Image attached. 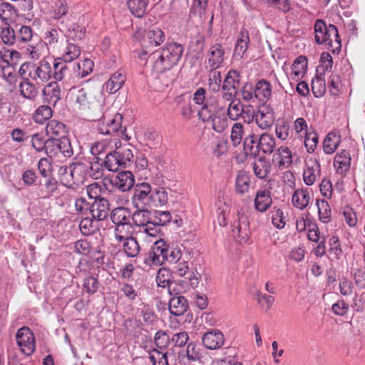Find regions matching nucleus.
I'll list each match as a JSON object with an SVG mask.
<instances>
[{"instance_id": "e433bc0d", "label": "nucleus", "mask_w": 365, "mask_h": 365, "mask_svg": "<svg viewBox=\"0 0 365 365\" xmlns=\"http://www.w3.org/2000/svg\"><path fill=\"white\" fill-rule=\"evenodd\" d=\"M252 168L258 178L264 179L270 173L271 164L264 158H259L253 163Z\"/></svg>"}, {"instance_id": "2f4dec72", "label": "nucleus", "mask_w": 365, "mask_h": 365, "mask_svg": "<svg viewBox=\"0 0 365 365\" xmlns=\"http://www.w3.org/2000/svg\"><path fill=\"white\" fill-rule=\"evenodd\" d=\"M18 11L10 4H0V19L6 26L16 21L18 17Z\"/></svg>"}, {"instance_id": "7ed1b4c3", "label": "nucleus", "mask_w": 365, "mask_h": 365, "mask_svg": "<svg viewBox=\"0 0 365 365\" xmlns=\"http://www.w3.org/2000/svg\"><path fill=\"white\" fill-rule=\"evenodd\" d=\"M88 167L82 163L71 164L69 167L61 166L59 169V175L61 180L65 182L68 187L73 184L79 185L86 180Z\"/></svg>"}, {"instance_id": "4d7b16f0", "label": "nucleus", "mask_w": 365, "mask_h": 365, "mask_svg": "<svg viewBox=\"0 0 365 365\" xmlns=\"http://www.w3.org/2000/svg\"><path fill=\"white\" fill-rule=\"evenodd\" d=\"M52 116V110L48 106H41L35 111L33 120L35 123L43 124Z\"/></svg>"}, {"instance_id": "72a5a7b5", "label": "nucleus", "mask_w": 365, "mask_h": 365, "mask_svg": "<svg viewBox=\"0 0 365 365\" xmlns=\"http://www.w3.org/2000/svg\"><path fill=\"white\" fill-rule=\"evenodd\" d=\"M249 43V32L247 29H242L240 33V36L235 45L234 55L237 57H240V58H243L247 50Z\"/></svg>"}, {"instance_id": "6ab92c4d", "label": "nucleus", "mask_w": 365, "mask_h": 365, "mask_svg": "<svg viewBox=\"0 0 365 365\" xmlns=\"http://www.w3.org/2000/svg\"><path fill=\"white\" fill-rule=\"evenodd\" d=\"M321 175V168L319 161L314 158H310L306 161V168L304 170V181L307 185H312Z\"/></svg>"}, {"instance_id": "4c0bfd02", "label": "nucleus", "mask_w": 365, "mask_h": 365, "mask_svg": "<svg viewBox=\"0 0 365 365\" xmlns=\"http://www.w3.org/2000/svg\"><path fill=\"white\" fill-rule=\"evenodd\" d=\"M258 138L254 133L249 134L243 141L244 151L246 155L256 156L259 153Z\"/></svg>"}, {"instance_id": "49530a36", "label": "nucleus", "mask_w": 365, "mask_h": 365, "mask_svg": "<svg viewBox=\"0 0 365 365\" xmlns=\"http://www.w3.org/2000/svg\"><path fill=\"white\" fill-rule=\"evenodd\" d=\"M246 125L241 123H235L231 129L230 140L233 146L239 145L245 135Z\"/></svg>"}, {"instance_id": "a18cd8bd", "label": "nucleus", "mask_w": 365, "mask_h": 365, "mask_svg": "<svg viewBox=\"0 0 365 365\" xmlns=\"http://www.w3.org/2000/svg\"><path fill=\"white\" fill-rule=\"evenodd\" d=\"M149 0H128V7L133 15L136 17H142L147 9Z\"/></svg>"}, {"instance_id": "c756f323", "label": "nucleus", "mask_w": 365, "mask_h": 365, "mask_svg": "<svg viewBox=\"0 0 365 365\" xmlns=\"http://www.w3.org/2000/svg\"><path fill=\"white\" fill-rule=\"evenodd\" d=\"M272 87L270 83L264 79L257 81L254 88L255 97L260 101L266 102L272 96Z\"/></svg>"}, {"instance_id": "6e6d98bb", "label": "nucleus", "mask_w": 365, "mask_h": 365, "mask_svg": "<svg viewBox=\"0 0 365 365\" xmlns=\"http://www.w3.org/2000/svg\"><path fill=\"white\" fill-rule=\"evenodd\" d=\"M319 220L324 223H327L331 220V210L327 201L324 200H317Z\"/></svg>"}, {"instance_id": "f704fd0d", "label": "nucleus", "mask_w": 365, "mask_h": 365, "mask_svg": "<svg viewBox=\"0 0 365 365\" xmlns=\"http://www.w3.org/2000/svg\"><path fill=\"white\" fill-rule=\"evenodd\" d=\"M114 237L117 242L132 237L134 232V227L131 222L121 223L115 225Z\"/></svg>"}, {"instance_id": "37998d69", "label": "nucleus", "mask_w": 365, "mask_h": 365, "mask_svg": "<svg viewBox=\"0 0 365 365\" xmlns=\"http://www.w3.org/2000/svg\"><path fill=\"white\" fill-rule=\"evenodd\" d=\"M81 55V49L79 46L73 43L67 41L66 46L63 49L61 57L58 58L65 62H71L76 59Z\"/></svg>"}, {"instance_id": "a19ab883", "label": "nucleus", "mask_w": 365, "mask_h": 365, "mask_svg": "<svg viewBox=\"0 0 365 365\" xmlns=\"http://www.w3.org/2000/svg\"><path fill=\"white\" fill-rule=\"evenodd\" d=\"M258 145L259 151L262 150L264 154H271L276 146L275 139L270 134L264 133L258 139Z\"/></svg>"}, {"instance_id": "b1692460", "label": "nucleus", "mask_w": 365, "mask_h": 365, "mask_svg": "<svg viewBox=\"0 0 365 365\" xmlns=\"http://www.w3.org/2000/svg\"><path fill=\"white\" fill-rule=\"evenodd\" d=\"M272 162L279 168H287L292 162V152L288 147L281 146L273 154Z\"/></svg>"}, {"instance_id": "f3484780", "label": "nucleus", "mask_w": 365, "mask_h": 365, "mask_svg": "<svg viewBox=\"0 0 365 365\" xmlns=\"http://www.w3.org/2000/svg\"><path fill=\"white\" fill-rule=\"evenodd\" d=\"M73 101L81 110L91 109L96 103L95 97L91 91L81 88L72 92Z\"/></svg>"}, {"instance_id": "a211bd4d", "label": "nucleus", "mask_w": 365, "mask_h": 365, "mask_svg": "<svg viewBox=\"0 0 365 365\" xmlns=\"http://www.w3.org/2000/svg\"><path fill=\"white\" fill-rule=\"evenodd\" d=\"M256 124L262 130L269 129L275 120L274 111L268 106H262L254 115Z\"/></svg>"}, {"instance_id": "5fc2aeb1", "label": "nucleus", "mask_w": 365, "mask_h": 365, "mask_svg": "<svg viewBox=\"0 0 365 365\" xmlns=\"http://www.w3.org/2000/svg\"><path fill=\"white\" fill-rule=\"evenodd\" d=\"M272 222L277 229H283L287 224V217L282 208L274 207L271 211Z\"/></svg>"}, {"instance_id": "052dcab7", "label": "nucleus", "mask_w": 365, "mask_h": 365, "mask_svg": "<svg viewBox=\"0 0 365 365\" xmlns=\"http://www.w3.org/2000/svg\"><path fill=\"white\" fill-rule=\"evenodd\" d=\"M82 287L87 294H95L99 288L98 278L91 275L86 276L83 280Z\"/></svg>"}, {"instance_id": "603ef678", "label": "nucleus", "mask_w": 365, "mask_h": 365, "mask_svg": "<svg viewBox=\"0 0 365 365\" xmlns=\"http://www.w3.org/2000/svg\"><path fill=\"white\" fill-rule=\"evenodd\" d=\"M57 188V181L53 178H49L39 187L38 195L41 198H48L54 195Z\"/></svg>"}, {"instance_id": "2eb2a0df", "label": "nucleus", "mask_w": 365, "mask_h": 365, "mask_svg": "<svg viewBox=\"0 0 365 365\" xmlns=\"http://www.w3.org/2000/svg\"><path fill=\"white\" fill-rule=\"evenodd\" d=\"M223 333L217 329L206 331L202 336V341L207 349L215 350L221 348L225 344Z\"/></svg>"}, {"instance_id": "09e8293b", "label": "nucleus", "mask_w": 365, "mask_h": 365, "mask_svg": "<svg viewBox=\"0 0 365 365\" xmlns=\"http://www.w3.org/2000/svg\"><path fill=\"white\" fill-rule=\"evenodd\" d=\"M123 251L128 257H136L140 252V246L138 241L133 237L120 242Z\"/></svg>"}, {"instance_id": "473e14b6", "label": "nucleus", "mask_w": 365, "mask_h": 365, "mask_svg": "<svg viewBox=\"0 0 365 365\" xmlns=\"http://www.w3.org/2000/svg\"><path fill=\"white\" fill-rule=\"evenodd\" d=\"M46 133L51 138L66 137V127L63 123L57 120H51L46 125Z\"/></svg>"}, {"instance_id": "39448f33", "label": "nucleus", "mask_w": 365, "mask_h": 365, "mask_svg": "<svg viewBox=\"0 0 365 365\" xmlns=\"http://www.w3.org/2000/svg\"><path fill=\"white\" fill-rule=\"evenodd\" d=\"M71 141L67 137L48 138L47 155L58 161H63L73 155Z\"/></svg>"}, {"instance_id": "4468645a", "label": "nucleus", "mask_w": 365, "mask_h": 365, "mask_svg": "<svg viewBox=\"0 0 365 365\" xmlns=\"http://www.w3.org/2000/svg\"><path fill=\"white\" fill-rule=\"evenodd\" d=\"M225 60V49L220 43L212 45L207 53L206 59V68L217 69Z\"/></svg>"}, {"instance_id": "864d4df0", "label": "nucleus", "mask_w": 365, "mask_h": 365, "mask_svg": "<svg viewBox=\"0 0 365 365\" xmlns=\"http://www.w3.org/2000/svg\"><path fill=\"white\" fill-rule=\"evenodd\" d=\"M29 80L26 78L19 85V90L21 95L28 99H34L38 95V90L36 86Z\"/></svg>"}, {"instance_id": "aec40b11", "label": "nucleus", "mask_w": 365, "mask_h": 365, "mask_svg": "<svg viewBox=\"0 0 365 365\" xmlns=\"http://www.w3.org/2000/svg\"><path fill=\"white\" fill-rule=\"evenodd\" d=\"M111 184L121 192H127L134 187L135 177L130 171H122L110 180Z\"/></svg>"}, {"instance_id": "6e6552de", "label": "nucleus", "mask_w": 365, "mask_h": 365, "mask_svg": "<svg viewBox=\"0 0 365 365\" xmlns=\"http://www.w3.org/2000/svg\"><path fill=\"white\" fill-rule=\"evenodd\" d=\"M133 158V155L129 148H123L120 151L113 150L106 154L104 165L109 171L115 172L120 166L125 165Z\"/></svg>"}, {"instance_id": "774afa93", "label": "nucleus", "mask_w": 365, "mask_h": 365, "mask_svg": "<svg viewBox=\"0 0 365 365\" xmlns=\"http://www.w3.org/2000/svg\"><path fill=\"white\" fill-rule=\"evenodd\" d=\"M154 341L156 346L163 351L168 346L170 337L164 331L160 330L155 334Z\"/></svg>"}, {"instance_id": "7c9ffc66", "label": "nucleus", "mask_w": 365, "mask_h": 365, "mask_svg": "<svg viewBox=\"0 0 365 365\" xmlns=\"http://www.w3.org/2000/svg\"><path fill=\"white\" fill-rule=\"evenodd\" d=\"M188 304L185 297L174 296L169 301V311L174 316H181L187 309Z\"/></svg>"}, {"instance_id": "f03ea898", "label": "nucleus", "mask_w": 365, "mask_h": 365, "mask_svg": "<svg viewBox=\"0 0 365 365\" xmlns=\"http://www.w3.org/2000/svg\"><path fill=\"white\" fill-rule=\"evenodd\" d=\"M315 41L317 44L324 45L332 51L340 50L341 39L334 25L327 26L325 22L317 19L314 24Z\"/></svg>"}, {"instance_id": "c03bdc74", "label": "nucleus", "mask_w": 365, "mask_h": 365, "mask_svg": "<svg viewBox=\"0 0 365 365\" xmlns=\"http://www.w3.org/2000/svg\"><path fill=\"white\" fill-rule=\"evenodd\" d=\"M66 63L58 58L52 60V76L56 81H62L67 75L68 68Z\"/></svg>"}, {"instance_id": "58836bf2", "label": "nucleus", "mask_w": 365, "mask_h": 365, "mask_svg": "<svg viewBox=\"0 0 365 365\" xmlns=\"http://www.w3.org/2000/svg\"><path fill=\"white\" fill-rule=\"evenodd\" d=\"M163 258L165 262L173 264L178 262L182 257V252L179 247H171L164 241Z\"/></svg>"}, {"instance_id": "e2e57ef3", "label": "nucleus", "mask_w": 365, "mask_h": 365, "mask_svg": "<svg viewBox=\"0 0 365 365\" xmlns=\"http://www.w3.org/2000/svg\"><path fill=\"white\" fill-rule=\"evenodd\" d=\"M210 121L212 122L213 130L217 133L224 131L227 127V120L223 115H221V113L215 115L210 118Z\"/></svg>"}, {"instance_id": "9d476101", "label": "nucleus", "mask_w": 365, "mask_h": 365, "mask_svg": "<svg viewBox=\"0 0 365 365\" xmlns=\"http://www.w3.org/2000/svg\"><path fill=\"white\" fill-rule=\"evenodd\" d=\"M123 115L120 113H115L111 117L103 115L96 125L98 132L103 135H113L122 128Z\"/></svg>"}, {"instance_id": "1a4fd4ad", "label": "nucleus", "mask_w": 365, "mask_h": 365, "mask_svg": "<svg viewBox=\"0 0 365 365\" xmlns=\"http://www.w3.org/2000/svg\"><path fill=\"white\" fill-rule=\"evenodd\" d=\"M132 204L136 209L150 207L152 187L148 182L138 183L134 186Z\"/></svg>"}, {"instance_id": "412c9836", "label": "nucleus", "mask_w": 365, "mask_h": 365, "mask_svg": "<svg viewBox=\"0 0 365 365\" xmlns=\"http://www.w3.org/2000/svg\"><path fill=\"white\" fill-rule=\"evenodd\" d=\"M164 240H159L154 242L145 262L149 266H160L164 263Z\"/></svg>"}, {"instance_id": "338daca9", "label": "nucleus", "mask_w": 365, "mask_h": 365, "mask_svg": "<svg viewBox=\"0 0 365 365\" xmlns=\"http://www.w3.org/2000/svg\"><path fill=\"white\" fill-rule=\"evenodd\" d=\"M172 218L169 211H156L152 223L157 227L167 225Z\"/></svg>"}, {"instance_id": "13d9d810", "label": "nucleus", "mask_w": 365, "mask_h": 365, "mask_svg": "<svg viewBox=\"0 0 365 365\" xmlns=\"http://www.w3.org/2000/svg\"><path fill=\"white\" fill-rule=\"evenodd\" d=\"M0 38L2 43L7 46H13L17 41L16 31L9 25L1 29Z\"/></svg>"}, {"instance_id": "79ce46f5", "label": "nucleus", "mask_w": 365, "mask_h": 365, "mask_svg": "<svg viewBox=\"0 0 365 365\" xmlns=\"http://www.w3.org/2000/svg\"><path fill=\"white\" fill-rule=\"evenodd\" d=\"M145 41H148L151 46H159L165 41L164 33L158 27L150 28L145 34Z\"/></svg>"}, {"instance_id": "4be33fe9", "label": "nucleus", "mask_w": 365, "mask_h": 365, "mask_svg": "<svg viewBox=\"0 0 365 365\" xmlns=\"http://www.w3.org/2000/svg\"><path fill=\"white\" fill-rule=\"evenodd\" d=\"M110 210L109 202L104 197L96 200L90 207L92 217L98 221L105 220Z\"/></svg>"}, {"instance_id": "5701e85b", "label": "nucleus", "mask_w": 365, "mask_h": 365, "mask_svg": "<svg viewBox=\"0 0 365 365\" xmlns=\"http://www.w3.org/2000/svg\"><path fill=\"white\" fill-rule=\"evenodd\" d=\"M43 101L55 106L61 98V90L56 82L48 83L42 90Z\"/></svg>"}, {"instance_id": "393cba45", "label": "nucleus", "mask_w": 365, "mask_h": 365, "mask_svg": "<svg viewBox=\"0 0 365 365\" xmlns=\"http://www.w3.org/2000/svg\"><path fill=\"white\" fill-rule=\"evenodd\" d=\"M125 81L126 76L125 73L120 71H116L103 85V89L110 94L115 93L122 88Z\"/></svg>"}, {"instance_id": "c9c22d12", "label": "nucleus", "mask_w": 365, "mask_h": 365, "mask_svg": "<svg viewBox=\"0 0 365 365\" xmlns=\"http://www.w3.org/2000/svg\"><path fill=\"white\" fill-rule=\"evenodd\" d=\"M307 68V59L304 56H299L293 62L292 65L291 76L295 80L301 79L304 77Z\"/></svg>"}, {"instance_id": "a878e982", "label": "nucleus", "mask_w": 365, "mask_h": 365, "mask_svg": "<svg viewBox=\"0 0 365 365\" xmlns=\"http://www.w3.org/2000/svg\"><path fill=\"white\" fill-rule=\"evenodd\" d=\"M271 192L266 190H259L255 195V209L260 212H265L272 205Z\"/></svg>"}, {"instance_id": "680f3d73", "label": "nucleus", "mask_w": 365, "mask_h": 365, "mask_svg": "<svg viewBox=\"0 0 365 365\" xmlns=\"http://www.w3.org/2000/svg\"><path fill=\"white\" fill-rule=\"evenodd\" d=\"M222 82V76L220 71L216 69H210L208 86L209 88L216 93L219 91Z\"/></svg>"}, {"instance_id": "c85d7f7f", "label": "nucleus", "mask_w": 365, "mask_h": 365, "mask_svg": "<svg viewBox=\"0 0 365 365\" xmlns=\"http://www.w3.org/2000/svg\"><path fill=\"white\" fill-rule=\"evenodd\" d=\"M229 107L227 108V115L232 120L239 119L240 117L245 118L244 114L250 112L252 107L245 106L239 101L233 100L230 101Z\"/></svg>"}, {"instance_id": "0eeeda50", "label": "nucleus", "mask_w": 365, "mask_h": 365, "mask_svg": "<svg viewBox=\"0 0 365 365\" xmlns=\"http://www.w3.org/2000/svg\"><path fill=\"white\" fill-rule=\"evenodd\" d=\"M156 283L163 288L168 287L170 294L178 295L189 290L187 281L181 280L178 283H170L169 271L165 268H160L156 275Z\"/></svg>"}, {"instance_id": "bf43d9fd", "label": "nucleus", "mask_w": 365, "mask_h": 365, "mask_svg": "<svg viewBox=\"0 0 365 365\" xmlns=\"http://www.w3.org/2000/svg\"><path fill=\"white\" fill-rule=\"evenodd\" d=\"M93 63L90 59H84L81 62H78L74 67L76 75L78 78H84L92 72Z\"/></svg>"}, {"instance_id": "f257e3e1", "label": "nucleus", "mask_w": 365, "mask_h": 365, "mask_svg": "<svg viewBox=\"0 0 365 365\" xmlns=\"http://www.w3.org/2000/svg\"><path fill=\"white\" fill-rule=\"evenodd\" d=\"M183 52L181 44L173 43L168 44L160 51L153 52L154 68L158 73L170 70L180 61Z\"/></svg>"}, {"instance_id": "cd10ccee", "label": "nucleus", "mask_w": 365, "mask_h": 365, "mask_svg": "<svg viewBox=\"0 0 365 365\" xmlns=\"http://www.w3.org/2000/svg\"><path fill=\"white\" fill-rule=\"evenodd\" d=\"M351 157L347 150H343L338 153L334 160V165L337 173L345 174L350 168Z\"/></svg>"}, {"instance_id": "8fccbe9b", "label": "nucleus", "mask_w": 365, "mask_h": 365, "mask_svg": "<svg viewBox=\"0 0 365 365\" xmlns=\"http://www.w3.org/2000/svg\"><path fill=\"white\" fill-rule=\"evenodd\" d=\"M250 186V175L244 172L239 173L235 179V191L241 195L245 194L248 192Z\"/></svg>"}, {"instance_id": "bb28decb", "label": "nucleus", "mask_w": 365, "mask_h": 365, "mask_svg": "<svg viewBox=\"0 0 365 365\" xmlns=\"http://www.w3.org/2000/svg\"><path fill=\"white\" fill-rule=\"evenodd\" d=\"M311 200L310 192L307 188L296 190L292 197L293 206L301 210L305 209Z\"/></svg>"}, {"instance_id": "9b49d317", "label": "nucleus", "mask_w": 365, "mask_h": 365, "mask_svg": "<svg viewBox=\"0 0 365 365\" xmlns=\"http://www.w3.org/2000/svg\"><path fill=\"white\" fill-rule=\"evenodd\" d=\"M17 344L21 351L26 355H31L36 349V341L34 333L27 327L19 329L16 334Z\"/></svg>"}, {"instance_id": "f8f14e48", "label": "nucleus", "mask_w": 365, "mask_h": 365, "mask_svg": "<svg viewBox=\"0 0 365 365\" xmlns=\"http://www.w3.org/2000/svg\"><path fill=\"white\" fill-rule=\"evenodd\" d=\"M240 74L236 70H230L222 86V97L225 101L233 100L237 93Z\"/></svg>"}, {"instance_id": "ea45409f", "label": "nucleus", "mask_w": 365, "mask_h": 365, "mask_svg": "<svg viewBox=\"0 0 365 365\" xmlns=\"http://www.w3.org/2000/svg\"><path fill=\"white\" fill-rule=\"evenodd\" d=\"M130 211L123 207H118L112 210L110 219L114 225L130 222Z\"/></svg>"}, {"instance_id": "ddd939ff", "label": "nucleus", "mask_w": 365, "mask_h": 365, "mask_svg": "<svg viewBox=\"0 0 365 365\" xmlns=\"http://www.w3.org/2000/svg\"><path fill=\"white\" fill-rule=\"evenodd\" d=\"M223 106H221L215 96H209L205 103L197 111V115L203 122H209L215 115L222 113Z\"/></svg>"}, {"instance_id": "3c124183", "label": "nucleus", "mask_w": 365, "mask_h": 365, "mask_svg": "<svg viewBox=\"0 0 365 365\" xmlns=\"http://www.w3.org/2000/svg\"><path fill=\"white\" fill-rule=\"evenodd\" d=\"M168 200V195L167 191L163 188L159 187L152 190L151 198H150V207L151 206H162L165 205Z\"/></svg>"}, {"instance_id": "de8ad7c7", "label": "nucleus", "mask_w": 365, "mask_h": 365, "mask_svg": "<svg viewBox=\"0 0 365 365\" xmlns=\"http://www.w3.org/2000/svg\"><path fill=\"white\" fill-rule=\"evenodd\" d=\"M340 143V136L335 133H329L323 143V149L325 153L332 154Z\"/></svg>"}, {"instance_id": "69168bd1", "label": "nucleus", "mask_w": 365, "mask_h": 365, "mask_svg": "<svg viewBox=\"0 0 365 365\" xmlns=\"http://www.w3.org/2000/svg\"><path fill=\"white\" fill-rule=\"evenodd\" d=\"M68 35L74 40H81L85 37L86 28L73 23L68 28Z\"/></svg>"}, {"instance_id": "0e129e2a", "label": "nucleus", "mask_w": 365, "mask_h": 365, "mask_svg": "<svg viewBox=\"0 0 365 365\" xmlns=\"http://www.w3.org/2000/svg\"><path fill=\"white\" fill-rule=\"evenodd\" d=\"M33 30L30 26H21L16 31V40L21 43H28L32 39Z\"/></svg>"}, {"instance_id": "dca6fc26", "label": "nucleus", "mask_w": 365, "mask_h": 365, "mask_svg": "<svg viewBox=\"0 0 365 365\" xmlns=\"http://www.w3.org/2000/svg\"><path fill=\"white\" fill-rule=\"evenodd\" d=\"M121 146L119 139L106 138L93 144L91 147V153L93 155L98 156L103 153H111L113 150H118Z\"/></svg>"}, {"instance_id": "20e7f679", "label": "nucleus", "mask_w": 365, "mask_h": 365, "mask_svg": "<svg viewBox=\"0 0 365 365\" xmlns=\"http://www.w3.org/2000/svg\"><path fill=\"white\" fill-rule=\"evenodd\" d=\"M131 217L133 224L141 228L139 232L145 235V240H148V237L156 238L159 236L160 228L152 223L150 212L147 207L137 209L131 215Z\"/></svg>"}, {"instance_id": "423d86ee", "label": "nucleus", "mask_w": 365, "mask_h": 365, "mask_svg": "<svg viewBox=\"0 0 365 365\" xmlns=\"http://www.w3.org/2000/svg\"><path fill=\"white\" fill-rule=\"evenodd\" d=\"M52 58L44 57L38 63L32 64L30 80L36 84H41L48 81L52 77Z\"/></svg>"}]
</instances>
